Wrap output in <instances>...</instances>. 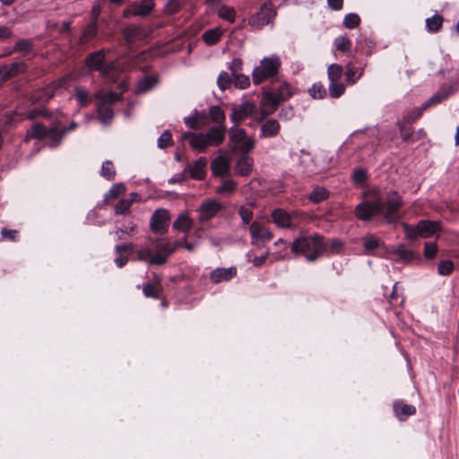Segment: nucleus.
Returning <instances> with one entry per match:
<instances>
[{"mask_svg":"<svg viewBox=\"0 0 459 459\" xmlns=\"http://www.w3.org/2000/svg\"><path fill=\"white\" fill-rule=\"evenodd\" d=\"M169 216L165 209L157 210L151 217L150 227L153 232L163 233L169 227Z\"/></svg>","mask_w":459,"mask_h":459,"instance_id":"obj_11","label":"nucleus"},{"mask_svg":"<svg viewBox=\"0 0 459 459\" xmlns=\"http://www.w3.org/2000/svg\"><path fill=\"white\" fill-rule=\"evenodd\" d=\"M207 165V159L200 157L193 166L188 165L185 171L189 170L190 178L195 180H202L206 176L205 167Z\"/></svg>","mask_w":459,"mask_h":459,"instance_id":"obj_23","label":"nucleus"},{"mask_svg":"<svg viewBox=\"0 0 459 459\" xmlns=\"http://www.w3.org/2000/svg\"><path fill=\"white\" fill-rule=\"evenodd\" d=\"M249 231L252 238V244L259 239L262 241H269L273 237L270 229L258 221H253L250 224Z\"/></svg>","mask_w":459,"mask_h":459,"instance_id":"obj_13","label":"nucleus"},{"mask_svg":"<svg viewBox=\"0 0 459 459\" xmlns=\"http://www.w3.org/2000/svg\"><path fill=\"white\" fill-rule=\"evenodd\" d=\"M47 136L49 138V147L56 148L61 143L65 136V132H63L62 129L52 127L48 130Z\"/></svg>","mask_w":459,"mask_h":459,"instance_id":"obj_36","label":"nucleus"},{"mask_svg":"<svg viewBox=\"0 0 459 459\" xmlns=\"http://www.w3.org/2000/svg\"><path fill=\"white\" fill-rule=\"evenodd\" d=\"M396 126L399 129L400 135L403 143H413L414 130L410 124L398 120Z\"/></svg>","mask_w":459,"mask_h":459,"instance_id":"obj_31","label":"nucleus"},{"mask_svg":"<svg viewBox=\"0 0 459 459\" xmlns=\"http://www.w3.org/2000/svg\"><path fill=\"white\" fill-rule=\"evenodd\" d=\"M193 227V220L186 213L180 214L173 222V229L176 230L187 233Z\"/></svg>","mask_w":459,"mask_h":459,"instance_id":"obj_30","label":"nucleus"},{"mask_svg":"<svg viewBox=\"0 0 459 459\" xmlns=\"http://www.w3.org/2000/svg\"><path fill=\"white\" fill-rule=\"evenodd\" d=\"M218 15L221 19H224V20L230 22V23H233L235 22L236 13H235L234 8H232V7H230L227 5L221 6L218 11Z\"/></svg>","mask_w":459,"mask_h":459,"instance_id":"obj_50","label":"nucleus"},{"mask_svg":"<svg viewBox=\"0 0 459 459\" xmlns=\"http://www.w3.org/2000/svg\"><path fill=\"white\" fill-rule=\"evenodd\" d=\"M281 130V125L278 120L274 118H268L261 121L260 138H273L276 137Z\"/></svg>","mask_w":459,"mask_h":459,"instance_id":"obj_18","label":"nucleus"},{"mask_svg":"<svg viewBox=\"0 0 459 459\" xmlns=\"http://www.w3.org/2000/svg\"><path fill=\"white\" fill-rule=\"evenodd\" d=\"M327 249L325 237L315 233L312 235H300L290 245V251L295 255H304L307 262H315Z\"/></svg>","mask_w":459,"mask_h":459,"instance_id":"obj_2","label":"nucleus"},{"mask_svg":"<svg viewBox=\"0 0 459 459\" xmlns=\"http://www.w3.org/2000/svg\"><path fill=\"white\" fill-rule=\"evenodd\" d=\"M173 144L172 135L169 130L164 131L158 139V146L161 149Z\"/></svg>","mask_w":459,"mask_h":459,"instance_id":"obj_61","label":"nucleus"},{"mask_svg":"<svg viewBox=\"0 0 459 459\" xmlns=\"http://www.w3.org/2000/svg\"><path fill=\"white\" fill-rule=\"evenodd\" d=\"M222 209L223 205L220 202L214 199L206 200L202 203L199 208V220L201 221H207Z\"/></svg>","mask_w":459,"mask_h":459,"instance_id":"obj_12","label":"nucleus"},{"mask_svg":"<svg viewBox=\"0 0 459 459\" xmlns=\"http://www.w3.org/2000/svg\"><path fill=\"white\" fill-rule=\"evenodd\" d=\"M209 116L211 120L216 123L217 126H226V116L220 106H212L209 109Z\"/></svg>","mask_w":459,"mask_h":459,"instance_id":"obj_38","label":"nucleus"},{"mask_svg":"<svg viewBox=\"0 0 459 459\" xmlns=\"http://www.w3.org/2000/svg\"><path fill=\"white\" fill-rule=\"evenodd\" d=\"M333 45L337 50H340L344 53H349L351 49V41L347 36H340L337 37Z\"/></svg>","mask_w":459,"mask_h":459,"instance_id":"obj_45","label":"nucleus"},{"mask_svg":"<svg viewBox=\"0 0 459 459\" xmlns=\"http://www.w3.org/2000/svg\"><path fill=\"white\" fill-rule=\"evenodd\" d=\"M100 74L103 77H105L112 82H116L117 78V74H118V70L114 62H109L107 64L104 63L102 67L100 70Z\"/></svg>","mask_w":459,"mask_h":459,"instance_id":"obj_35","label":"nucleus"},{"mask_svg":"<svg viewBox=\"0 0 459 459\" xmlns=\"http://www.w3.org/2000/svg\"><path fill=\"white\" fill-rule=\"evenodd\" d=\"M454 271V263L450 260L441 261L437 265V273L440 275L447 276Z\"/></svg>","mask_w":459,"mask_h":459,"instance_id":"obj_56","label":"nucleus"},{"mask_svg":"<svg viewBox=\"0 0 459 459\" xmlns=\"http://www.w3.org/2000/svg\"><path fill=\"white\" fill-rule=\"evenodd\" d=\"M255 144V141L253 137L247 136L245 134V140H242L240 143H238L235 148L239 149L244 154H247L250 152Z\"/></svg>","mask_w":459,"mask_h":459,"instance_id":"obj_55","label":"nucleus"},{"mask_svg":"<svg viewBox=\"0 0 459 459\" xmlns=\"http://www.w3.org/2000/svg\"><path fill=\"white\" fill-rule=\"evenodd\" d=\"M245 134L246 131L236 125L229 130L230 141L235 145V147L240 143L242 140H245Z\"/></svg>","mask_w":459,"mask_h":459,"instance_id":"obj_42","label":"nucleus"},{"mask_svg":"<svg viewBox=\"0 0 459 459\" xmlns=\"http://www.w3.org/2000/svg\"><path fill=\"white\" fill-rule=\"evenodd\" d=\"M237 189V183L232 179H225L217 187L216 193L219 195H231Z\"/></svg>","mask_w":459,"mask_h":459,"instance_id":"obj_43","label":"nucleus"},{"mask_svg":"<svg viewBox=\"0 0 459 459\" xmlns=\"http://www.w3.org/2000/svg\"><path fill=\"white\" fill-rule=\"evenodd\" d=\"M437 253V246L435 243H425L424 245V256L427 259H432Z\"/></svg>","mask_w":459,"mask_h":459,"instance_id":"obj_64","label":"nucleus"},{"mask_svg":"<svg viewBox=\"0 0 459 459\" xmlns=\"http://www.w3.org/2000/svg\"><path fill=\"white\" fill-rule=\"evenodd\" d=\"M238 212L244 224H249L253 220L254 214L249 208L242 205L238 208Z\"/></svg>","mask_w":459,"mask_h":459,"instance_id":"obj_62","label":"nucleus"},{"mask_svg":"<svg viewBox=\"0 0 459 459\" xmlns=\"http://www.w3.org/2000/svg\"><path fill=\"white\" fill-rule=\"evenodd\" d=\"M395 416L402 421L406 420L408 417L416 413V407L405 403L403 401H395L393 404Z\"/></svg>","mask_w":459,"mask_h":459,"instance_id":"obj_22","label":"nucleus"},{"mask_svg":"<svg viewBox=\"0 0 459 459\" xmlns=\"http://www.w3.org/2000/svg\"><path fill=\"white\" fill-rule=\"evenodd\" d=\"M100 175L108 181L115 179L116 169L110 160H106L102 163Z\"/></svg>","mask_w":459,"mask_h":459,"instance_id":"obj_46","label":"nucleus"},{"mask_svg":"<svg viewBox=\"0 0 459 459\" xmlns=\"http://www.w3.org/2000/svg\"><path fill=\"white\" fill-rule=\"evenodd\" d=\"M237 275V268L234 266L229 268H216L210 273L211 281L215 283L229 281Z\"/></svg>","mask_w":459,"mask_h":459,"instance_id":"obj_21","label":"nucleus"},{"mask_svg":"<svg viewBox=\"0 0 459 459\" xmlns=\"http://www.w3.org/2000/svg\"><path fill=\"white\" fill-rule=\"evenodd\" d=\"M343 26L347 29H355L360 23V18L357 13H349L343 18Z\"/></svg>","mask_w":459,"mask_h":459,"instance_id":"obj_53","label":"nucleus"},{"mask_svg":"<svg viewBox=\"0 0 459 459\" xmlns=\"http://www.w3.org/2000/svg\"><path fill=\"white\" fill-rule=\"evenodd\" d=\"M211 169L214 176L223 177L229 172L230 161L225 156L216 157L211 163Z\"/></svg>","mask_w":459,"mask_h":459,"instance_id":"obj_26","label":"nucleus"},{"mask_svg":"<svg viewBox=\"0 0 459 459\" xmlns=\"http://www.w3.org/2000/svg\"><path fill=\"white\" fill-rule=\"evenodd\" d=\"M182 139H188L192 149L198 152H204L210 147L204 136V133L186 132L182 134Z\"/></svg>","mask_w":459,"mask_h":459,"instance_id":"obj_16","label":"nucleus"},{"mask_svg":"<svg viewBox=\"0 0 459 459\" xmlns=\"http://www.w3.org/2000/svg\"><path fill=\"white\" fill-rule=\"evenodd\" d=\"M74 97L80 107H87L91 102V98L89 92L82 87L74 89Z\"/></svg>","mask_w":459,"mask_h":459,"instance_id":"obj_41","label":"nucleus"},{"mask_svg":"<svg viewBox=\"0 0 459 459\" xmlns=\"http://www.w3.org/2000/svg\"><path fill=\"white\" fill-rule=\"evenodd\" d=\"M327 243V249L331 254H339L343 248V243L338 238H332Z\"/></svg>","mask_w":459,"mask_h":459,"instance_id":"obj_60","label":"nucleus"},{"mask_svg":"<svg viewBox=\"0 0 459 459\" xmlns=\"http://www.w3.org/2000/svg\"><path fill=\"white\" fill-rule=\"evenodd\" d=\"M58 84L56 82H52L47 87L41 90L42 97L44 100H50L55 95V91L58 88Z\"/></svg>","mask_w":459,"mask_h":459,"instance_id":"obj_63","label":"nucleus"},{"mask_svg":"<svg viewBox=\"0 0 459 459\" xmlns=\"http://www.w3.org/2000/svg\"><path fill=\"white\" fill-rule=\"evenodd\" d=\"M343 74V68L341 65L332 64L328 66L327 76L330 82L340 81Z\"/></svg>","mask_w":459,"mask_h":459,"instance_id":"obj_47","label":"nucleus"},{"mask_svg":"<svg viewBox=\"0 0 459 459\" xmlns=\"http://www.w3.org/2000/svg\"><path fill=\"white\" fill-rule=\"evenodd\" d=\"M221 36V32L219 30H209L203 34L202 39L206 44L214 45L220 40Z\"/></svg>","mask_w":459,"mask_h":459,"instance_id":"obj_49","label":"nucleus"},{"mask_svg":"<svg viewBox=\"0 0 459 459\" xmlns=\"http://www.w3.org/2000/svg\"><path fill=\"white\" fill-rule=\"evenodd\" d=\"M454 93L453 87L451 85L442 86L438 91L433 94L427 101L421 105V109H427L432 106L441 103L446 100L450 95Z\"/></svg>","mask_w":459,"mask_h":459,"instance_id":"obj_17","label":"nucleus"},{"mask_svg":"<svg viewBox=\"0 0 459 459\" xmlns=\"http://www.w3.org/2000/svg\"><path fill=\"white\" fill-rule=\"evenodd\" d=\"M125 191H126V186L123 184H121V183L115 184L110 187V189L107 193L106 199H116L120 195L124 194Z\"/></svg>","mask_w":459,"mask_h":459,"instance_id":"obj_58","label":"nucleus"},{"mask_svg":"<svg viewBox=\"0 0 459 459\" xmlns=\"http://www.w3.org/2000/svg\"><path fill=\"white\" fill-rule=\"evenodd\" d=\"M308 92L313 99L321 100L326 96V90L321 82L314 83Z\"/></svg>","mask_w":459,"mask_h":459,"instance_id":"obj_51","label":"nucleus"},{"mask_svg":"<svg viewBox=\"0 0 459 459\" xmlns=\"http://www.w3.org/2000/svg\"><path fill=\"white\" fill-rule=\"evenodd\" d=\"M295 91V88L291 84L283 82L279 88L264 92L261 100L264 107L261 110L262 117L273 114L282 102L287 101L294 95Z\"/></svg>","mask_w":459,"mask_h":459,"instance_id":"obj_4","label":"nucleus"},{"mask_svg":"<svg viewBox=\"0 0 459 459\" xmlns=\"http://www.w3.org/2000/svg\"><path fill=\"white\" fill-rule=\"evenodd\" d=\"M373 200H365L355 207V217L360 221H370L376 215H383L385 220L392 222L398 219L399 209L403 205L401 196L396 191H390L385 202L379 193L372 191Z\"/></svg>","mask_w":459,"mask_h":459,"instance_id":"obj_1","label":"nucleus"},{"mask_svg":"<svg viewBox=\"0 0 459 459\" xmlns=\"http://www.w3.org/2000/svg\"><path fill=\"white\" fill-rule=\"evenodd\" d=\"M226 132V126H214L204 134V136L210 147L219 146L223 143Z\"/></svg>","mask_w":459,"mask_h":459,"instance_id":"obj_14","label":"nucleus"},{"mask_svg":"<svg viewBox=\"0 0 459 459\" xmlns=\"http://www.w3.org/2000/svg\"><path fill=\"white\" fill-rule=\"evenodd\" d=\"M255 111L256 105L253 101H244L240 105H232L230 119L234 125L238 126Z\"/></svg>","mask_w":459,"mask_h":459,"instance_id":"obj_9","label":"nucleus"},{"mask_svg":"<svg viewBox=\"0 0 459 459\" xmlns=\"http://www.w3.org/2000/svg\"><path fill=\"white\" fill-rule=\"evenodd\" d=\"M443 22V17L437 13L427 18L425 21L427 30L432 33L437 32L441 29Z\"/></svg>","mask_w":459,"mask_h":459,"instance_id":"obj_37","label":"nucleus"},{"mask_svg":"<svg viewBox=\"0 0 459 459\" xmlns=\"http://www.w3.org/2000/svg\"><path fill=\"white\" fill-rule=\"evenodd\" d=\"M162 291L161 278L156 274L152 282H146L143 285V293L146 298L160 299Z\"/></svg>","mask_w":459,"mask_h":459,"instance_id":"obj_19","label":"nucleus"},{"mask_svg":"<svg viewBox=\"0 0 459 459\" xmlns=\"http://www.w3.org/2000/svg\"><path fill=\"white\" fill-rule=\"evenodd\" d=\"M389 255H395L397 261L403 263H411L414 261H420V255L411 249H407L404 245L401 244L396 247H392L387 250Z\"/></svg>","mask_w":459,"mask_h":459,"instance_id":"obj_15","label":"nucleus"},{"mask_svg":"<svg viewBox=\"0 0 459 459\" xmlns=\"http://www.w3.org/2000/svg\"><path fill=\"white\" fill-rule=\"evenodd\" d=\"M329 196V192L322 186H316L313 189V191L309 195V200L315 204H318Z\"/></svg>","mask_w":459,"mask_h":459,"instance_id":"obj_44","label":"nucleus"},{"mask_svg":"<svg viewBox=\"0 0 459 459\" xmlns=\"http://www.w3.org/2000/svg\"><path fill=\"white\" fill-rule=\"evenodd\" d=\"M26 65L23 62H14L2 67L4 78H12L25 71Z\"/></svg>","mask_w":459,"mask_h":459,"instance_id":"obj_29","label":"nucleus"},{"mask_svg":"<svg viewBox=\"0 0 459 459\" xmlns=\"http://www.w3.org/2000/svg\"><path fill=\"white\" fill-rule=\"evenodd\" d=\"M364 69L360 68V73H358V69L355 68L352 63L346 65L345 76L348 84H354L363 74Z\"/></svg>","mask_w":459,"mask_h":459,"instance_id":"obj_39","label":"nucleus"},{"mask_svg":"<svg viewBox=\"0 0 459 459\" xmlns=\"http://www.w3.org/2000/svg\"><path fill=\"white\" fill-rule=\"evenodd\" d=\"M351 178L356 185L362 186L368 179V173L364 169H355L352 172Z\"/></svg>","mask_w":459,"mask_h":459,"instance_id":"obj_54","label":"nucleus"},{"mask_svg":"<svg viewBox=\"0 0 459 459\" xmlns=\"http://www.w3.org/2000/svg\"><path fill=\"white\" fill-rule=\"evenodd\" d=\"M181 247H184V238L174 242L160 238L156 242L154 253L149 247L139 248L136 252L137 259L147 262L151 265H162L167 262L169 255Z\"/></svg>","mask_w":459,"mask_h":459,"instance_id":"obj_3","label":"nucleus"},{"mask_svg":"<svg viewBox=\"0 0 459 459\" xmlns=\"http://www.w3.org/2000/svg\"><path fill=\"white\" fill-rule=\"evenodd\" d=\"M426 109H421V106L420 107H418V108H415L414 109L409 111L404 117H403V119L402 120L403 122H405V123H408V124H411L413 123L414 121H416L417 119H419L422 113L425 111Z\"/></svg>","mask_w":459,"mask_h":459,"instance_id":"obj_57","label":"nucleus"},{"mask_svg":"<svg viewBox=\"0 0 459 459\" xmlns=\"http://www.w3.org/2000/svg\"><path fill=\"white\" fill-rule=\"evenodd\" d=\"M277 15L276 8L272 1L264 2L259 10L251 15L248 19V24L260 30L273 22Z\"/></svg>","mask_w":459,"mask_h":459,"instance_id":"obj_7","label":"nucleus"},{"mask_svg":"<svg viewBox=\"0 0 459 459\" xmlns=\"http://www.w3.org/2000/svg\"><path fill=\"white\" fill-rule=\"evenodd\" d=\"M281 66L279 57L273 56L264 58L260 65L255 67L252 73V79L255 84H260L266 79L273 77L277 74Z\"/></svg>","mask_w":459,"mask_h":459,"instance_id":"obj_6","label":"nucleus"},{"mask_svg":"<svg viewBox=\"0 0 459 459\" xmlns=\"http://www.w3.org/2000/svg\"><path fill=\"white\" fill-rule=\"evenodd\" d=\"M34 47L33 41L30 39H21L13 46V52H19L26 55L32 51Z\"/></svg>","mask_w":459,"mask_h":459,"instance_id":"obj_40","label":"nucleus"},{"mask_svg":"<svg viewBox=\"0 0 459 459\" xmlns=\"http://www.w3.org/2000/svg\"><path fill=\"white\" fill-rule=\"evenodd\" d=\"M345 91V85L340 81L330 82L329 85V95L330 97L336 99L341 97Z\"/></svg>","mask_w":459,"mask_h":459,"instance_id":"obj_48","label":"nucleus"},{"mask_svg":"<svg viewBox=\"0 0 459 459\" xmlns=\"http://www.w3.org/2000/svg\"><path fill=\"white\" fill-rule=\"evenodd\" d=\"M384 246V241L373 234L366 235L363 238L364 253L367 255H371L375 249Z\"/></svg>","mask_w":459,"mask_h":459,"instance_id":"obj_28","label":"nucleus"},{"mask_svg":"<svg viewBox=\"0 0 459 459\" xmlns=\"http://www.w3.org/2000/svg\"><path fill=\"white\" fill-rule=\"evenodd\" d=\"M154 5L153 0H142L139 3L134 2L123 11V16L127 19L132 16L144 17L153 10Z\"/></svg>","mask_w":459,"mask_h":459,"instance_id":"obj_10","label":"nucleus"},{"mask_svg":"<svg viewBox=\"0 0 459 459\" xmlns=\"http://www.w3.org/2000/svg\"><path fill=\"white\" fill-rule=\"evenodd\" d=\"M123 36L128 47L133 48L137 40H142L146 37V33L141 27L130 25L123 30Z\"/></svg>","mask_w":459,"mask_h":459,"instance_id":"obj_20","label":"nucleus"},{"mask_svg":"<svg viewBox=\"0 0 459 459\" xmlns=\"http://www.w3.org/2000/svg\"><path fill=\"white\" fill-rule=\"evenodd\" d=\"M440 221H431L421 220L418 222V232L420 231V237L427 238L434 235L436 232L440 230Z\"/></svg>","mask_w":459,"mask_h":459,"instance_id":"obj_24","label":"nucleus"},{"mask_svg":"<svg viewBox=\"0 0 459 459\" xmlns=\"http://www.w3.org/2000/svg\"><path fill=\"white\" fill-rule=\"evenodd\" d=\"M105 60L103 49L90 53L85 58V65L91 71L100 72Z\"/></svg>","mask_w":459,"mask_h":459,"instance_id":"obj_25","label":"nucleus"},{"mask_svg":"<svg viewBox=\"0 0 459 459\" xmlns=\"http://www.w3.org/2000/svg\"><path fill=\"white\" fill-rule=\"evenodd\" d=\"M253 159L247 156V154H243L236 163V173L239 176L247 177L252 172L253 169Z\"/></svg>","mask_w":459,"mask_h":459,"instance_id":"obj_27","label":"nucleus"},{"mask_svg":"<svg viewBox=\"0 0 459 459\" xmlns=\"http://www.w3.org/2000/svg\"><path fill=\"white\" fill-rule=\"evenodd\" d=\"M137 196L138 195L136 193H131L130 198L119 200L115 207L116 214H126Z\"/></svg>","mask_w":459,"mask_h":459,"instance_id":"obj_33","label":"nucleus"},{"mask_svg":"<svg viewBox=\"0 0 459 459\" xmlns=\"http://www.w3.org/2000/svg\"><path fill=\"white\" fill-rule=\"evenodd\" d=\"M97 24L98 23H95V22H93L88 23L84 27L82 33L79 39L80 44H85L96 37V35L98 33Z\"/></svg>","mask_w":459,"mask_h":459,"instance_id":"obj_34","label":"nucleus"},{"mask_svg":"<svg viewBox=\"0 0 459 459\" xmlns=\"http://www.w3.org/2000/svg\"><path fill=\"white\" fill-rule=\"evenodd\" d=\"M232 82L231 77L227 72H221L217 78V84L221 90H226L230 87Z\"/></svg>","mask_w":459,"mask_h":459,"instance_id":"obj_59","label":"nucleus"},{"mask_svg":"<svg viewBox=\"0 0 459 459\" xmlns=\"http://www.w3.org/2000/svg\"><path fill=\"white\" fill-rule=\"evenodd\" d=\"M48 129L41 123H35L26 133V139L41 140L47 136Z\"/></svg>","mask_w":459,"mask_h":459,"instance_id":"obj_32","label":"nucleus"},{"mask_svg":"<svg viewBox=\"0 0 459 459\" xmlns=\"http://www.w3.org/2000/svg\"><path fill=\"white\" fill-rule=\"evenodd\" d=\"M94 97L99 100L96 108L98 118L103 124L111 123L114 117L112 106L121 100V93L110 91L103 94L102 91H97Z\"/></svg>","mask_w":459,"mask_h":459,"instance_id":"obj_5","label":"nucleus"},{"mask_svg":"<svg viewBox=\"0 0 459 459\" xmlns=\"http://www.w3.org/2000/svg\"><path fill=\"white\" fill-rule=\"evenodd\" d=\"M156 79L152 76H146L139 81L137 85L138 92L143 93L151 90L156 83Z\"/></svg>","mask_w":459,"mask_h":459,"instance_id":"obj_52","label":"nucleus"},{"mask_svg":"<svg viewBox=\"0 0 459 459\" xmlns=\"http://www.w3.org/2000/svg\"><path fill=\"white\" fill-rule=\"evenodd\" d=\"M303 216L299 211L288 212L284 209L276 208L272 212L271 217L277 227L281 229H292L297 227V221Z\"/></svg>","mask_w":459,"mask_h":459,"instance_id":"obj_8","label":"nucleus"}]
</instances>
